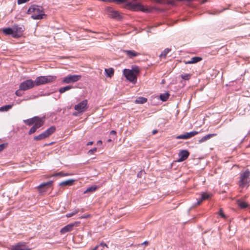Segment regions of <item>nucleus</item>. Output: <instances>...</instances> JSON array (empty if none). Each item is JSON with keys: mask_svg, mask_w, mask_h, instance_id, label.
I'll use <instances>...</instances> for the list:
<instances>
[{"mask_svg": "<svg viewBox=\"0 0 250 250\" xmlns=\"http://www.w3.org/2000/svg\"><path fill=\"white\" fill-rule=\"evenodd\" d=\"M97 143L98 144H102V142L101 141H98Z\"/></svg>", "mask_w": 250, "mask_h": 250, "instance_id": "nucleus-51", "label": "nucleus"}, {"mask_svg": "<svg viewBox=\"0 0 250 250\" xmlns=\"http://www.w3.org/2000/svg\"><path fill=\"white\" fill-rule=\"evenodd\" d=\"M202 60V58L200 57H194L191 59L189 61L186 62V64H192L197 63Z\"/></svg>", "mask_w": 250, "mask_h": 250, "instance_id": "nucleus-20", "label": "nucleus"}, {"mask_svg": "<svg viewBox=\"0 0 250 250\" xmlns=\"http://www.w3.org/2000/svg\"><path fill=\"white\" fill-rule=\"evenodd\" d=\"M47 137L45 135V133L43 132L41 134H39V135L35 136L34 138V140L36 141L41 140Z\"/></svg>", "mask_w": 250, "mask_h": 250, "instance_id": "nucleus-27", "label": "nucleus"}, {"mask_svg": "<svg viewBox=\"0 0 250 250\" xmlns=\"http://www.w3.org/2000/svg\"><path fill=\"white\" fill-rule=\"evenodd\" d=\"M73 88L72 86L71 85H67L66 86L61 87L59 89V91L60 93H62L65 92V91L69 90Z\"/></svg>", "mask_w": 250, "mask_h": 250, "instance_id": "nucleus-32", "label": "nucleus"}, {"mask_svg": "<svg viewBox=\"0 0 250 250\" xmlns=\"http://www.w3.org/2000/svg\"><path fill=\"white\" fill-rule=\"evenodd\" d=\"M44 122V121H40L36 123L29 130L28 134L30 135L35 132L37 129L41 127L43 125Z\"/></svg>", "mask_w": 250, "mask_h": 250, "instance_id": "nucleus-14", "label": "nucleus"}, {"mask_svg": "<svg viewBox=\"0 0 250 250\" xmlns=\"http://www.w3.org/2000/svg\"><path fill=\"white\" fill-rule=\"evenodd\" d=\"M27 14H32L31 18L34 20L43 19L46 15L44 14L43 8L37 5H32L28 9Z\"/></svg>", "mask_w": 250, "mask_h": 250, "instance_id": "nucleus-1", "label": "nucleus"}, {"mask_svg": "<svg viewBox=\"0 0 250 250\" xmlns=\"http://www.w3.org/2000/svg\"><path fill=\"white\" fill-rule=\"evenodd\" d=\"M12 250H30V249L22 248L21 247V244H17L15 246L12 247Z\"/></svg>", "mask_w": 250, "mask_h": 250, "instance_id": "nucleus-33", "label": "nucleus"}, {"mask_svg": "<svg viewBox=\"0 0 250 250\" xmlns=\"http://www.w3.org/2000/svg\"><path fill=\"white\" fill-rule=\"evenodd\" d=\"M14 35L13 38H18L21 37L23 32L25 30V28L23 25H19L18 24H14L13 26Z\"/></svg>", "mask_w": 250, "mask_h": 250, "instance_id": "nucleus-7", "label": "nucleus"}, {"mask_svg": "<svg viewBox=\"0 0 250 250\" xmlns=\"http://www.w3.org/2000/svg\"><path fill=\"white\" fill-rule=\"evenodd\" d=\"M237 203L238 206L241 208H245L248 206V204L247 203L241 201L239 200H238L237 201Z\"/></svg>", "mask_w": 250, "mask_h": 250, "instance_id": "nucleus-31", "label": "nucleus"}, {"mask_svg": "<svg viewBox=\"0 0 250 250\" xmlns=\"http://www.w3.org/2000/svg\"><path fill=\"white\" fill-rule=\"evenodd\" d=\"M13 106V104H7L4 106H2L0 107V111L4 112L7 111L9 109H10Z\"/></svg>", "mask_w": 250, "mask_h": 250, "instance_id": "nucleus-28", "label": "nucleus"}, {"mask_svg": "<svg viewBox=\"0 0 250 250\" xmlns=\"http://www.w3.org/2000/svg\"><path fill=\"white\" fill-rule=\"evenodd\" d=\"M110 141H111V139H109V140H108V142H110Z\"/></svg>", "mask_w": 250, "mask_h": 250, "instance_id": "nucleus-53", "label": "nucleus"}, {"mask_svg": "<svg viewBox=\"0 0 250 250\" xmlns=\"http://www.w3.org/2000/svg\"><path fill=\"white\" fill-rule=\"evenodd\" d=\"M2 32L5 35H11L12 37H13L14 32L13 27H7L4 28L2 29Z\"/></svg>", "mask_w": 250, "mask_h": 250, "instance_id": "nucleus-19", "label": "nucleus"}, {"mask_svg": "<svg viewBox=\"0 0 250 250\" xmlns=\"http://www.w3.org/2000/svg\"><path fill=\"white\" fill-rule=\"evenodd\" d=\"M157 132H158V130H156V129L153 130L152 131V134L154 135V134H155Z\"/></svg>", "mask_w": 250, "mask_h": 250, "instance_id": "nucleus-47", "label": "nucleus"}, {"mask_svg": "<svg viewBox=\"0 0 250 250\" xmlns=\"http://www.w3.org/2000/svg\"><path fill=\"white\" fill-rule=\"evenodd\" d=\"M97 188V186H92L88 187L84 191V193H92L95 191Z\"/></svg>", "mask_w": 250, "mask_h": 250, "instance_id": "nucleus-26", "label": "nucleus"}, {"mask_svg": "<svg viewBox=\"0 0 250 250\" xmlns=\"http://www.w3.org/2000/svg\"><path fill=\"white\" fill-rule=\"evenodd\" d=\"M40 121H44L43 118H40L38 116H35L33 118L28 119L26 120H24L23 122L28 125H31L34 124H36L37 122H39Z\"/></svg>", "mask_w": 250, "mask_h": 250, "instance_id": "nucleus-13", "label": "nucleus"}, {"mask_svg": "<svg viewBox=\"0 0 250 250\" xmlns=\"http://www.w3.org/2000/svg\"><path fill=\"white\" fill-rule=\"evenodd\" d=\"M29 0H18L17 2L18 4H21L24 3H26Z\"/></svg>", "mask_w": 250, "mask_h": 250, "instance_id": "nucleus-41", "label": "nucleus"}, {"mask_svg": "<svg viewBox=\"0 0 250 250\" xmlns=\"http://www.w3.org/2000/svg\"><path fill=\"white\" fill-rule=\"evenodd\" d=\"M189 155V152L187 150H182L179 153V158L178 162H181L186 160Z\"/></svg>", "mask_w": 250, "mask_h": 250, "instance_id": "nucleus-15", "label": "nucleus"}, {"mask_svg": "<svg viewBox=\"0 0 250 250\" xmlns=\"http://www.w3.org/2000/svg\"><path fill=\"white\" fill-rule=\"evenodd\" d=\"M17 244H21V247L22 248V247L24 246L25 245V242H20L18 243Z\"/></svg>", "mask_w": 250, "mask_h": 250, "instance_id": "nucleus-45", "label": "nucleus"}, {"mask_svg": "<svg viewBox=\"0 0 250 250\" xmlns=\"http://www.w3.org/2000/svg\"><path fill=\"white\" fill-rule=\"evenodd\" d=\"M6 145L5 144H2L0 145V152L2 151L5 148Z\"/></svg>", "mask_w": 250, "mask_h": 250, "instance_id": "nucleus-43", "label": "nucleus"}, {"mask_svg": "<svg viewBox=\"0 0 250 250\" xmlns=\"http://www.w3.org/2000/svg\"><path fill=\"white\" fill-rule=\"evenodd\" d=\"M181 78L186 81L189 80L191 77V74H183L180 75Z\"/></svg>", "mask_w": 250, "mask_h": 250, "instance_id": "nucleus-34", "label": "nucleus"}, {"mask_svg": "<svg viewBox=\"0 0 250 250\" xmlns=\"http://www.w3.org/2000/svg\"><path fill=\"white\" fill-rule=\"evenodd\" d=\"M79 209H75L72 212L66 214V216L67 218L71 217L75 214L79 212Z\"/></svg>", "mask_w": 250, "mask_h": 250, "instance_id": "nucleus-35", "label": "nucleus"}, {"mask_svg": "<svg viewBox=\"0 0 250 250\" xmlns=\"http://www.w3.org/2000/svg\"><path fill=\"white\" fill-rule=\"evenodd\" d=\"M147 100L146 98L140 97L136 99L135 103L136 104H143L146 103L147 102Z\"/></svg>", "mask_w": 250, "mask_h": 250, "instance_id": "nucleus-24", "label": "nucleus"}, {"mask_svg": "<svg viewBox=\"0 0 250 250\" xmlns=\"http://www.w3.org/2000/svg\"><path fill=\"white\" fill-rule=\"evenodd\" d=\"M80 224L79 222H75L73 223H70L66 226L63 227L60 230V232L62 234L65 233L67 232L71 231L73 228L76 226H78V224Z\"/></svg>", "mask_w": 250, "mask_h": 250, "instance_id": "nucleus-11", "label": "nucleus"}, {"mask_svg": "<svg viewBox=\"0 0 250 250\" xmlns=\"http://www.w3.org/2000/svg\"><path fill=\"white\" fill-rule=\"evenodd\" d=\"M56 130V127L55 126H51L45 131H44L46 136L48 137Z\"/></svg>", "mask_w": 250, "mask_h": 250, "instance_id": "nucleus-21", "label": "nucleus"}, {"mask_svg": "<svg viewBox=\"0 0 250 250\" xmlns=\"http://www.w3.org/2000/svg\"><path fill=\"white\" fill-rule=\"evenodd\" d=\"M21 90L20 89L17 90L15 92V94L18 96H21L22 95V93L21 91Z\"/></svg>", "mask_w": 250, "mask_h": 250, "instance_id": "nucleus-42", "label": "nucleus"}, {"mask_svg": "<svg viewBox=\"0 0 250 250\" xmlns=\"http://www.w3.org/2000/svg\"><path fill=\"white\" fill-rule=\"evenodd\" d=\"M93 144V141H90V142H88L87 143L86 145L87 146L92 145Z\"/></svg>", "mask_w": 250, "mask_h": 250, "instance_id": "nucleus-46", "label": "nucleus"}, {"mask_svg": "<svg viewBox=\"0 0 250 250\" xmlns=\"http://www.w3.org/2000/svg\"><path fill=\"white\" fill-rule=\"evenodd\" d=\"M74 182V180L70 179L68 180H66L61 182L59 185L62 186H71L73 185Z\"/></svg>", "mask_w": 250, "mask_h": 250, "instance_id": "nucleus-22", "label": "nucleus"}, {"mask_svg": "<svg viewBox=\"0 0 250 250\" xmlns=\"http://www.w3.org/2000/svg\"><path fill=\"white\" fill-rule=\"evenodd\" d=\"M96 247H98V250L101 248L103 249L104 247L108 248V246L105 243H104V242H101L99 245L97 246Z\"/></svg>", "mask_w": 250, "mask_h": 250, "instance_id": "nucleus-38", "label": "nucleus"}, {"mask_svg": "<svg viewBox=\"0 0 250 250\" xmlns=\"http://www.w3.org/2000/svg\"><path fill=\"white\" fill-rule=\"evenodd\" d=\"M88 217V216H82L80 218H86Z\"/></svg>", "mask_w": 250, "mask_h": 250, "instance_id": "nucleus-50", "label": "nucleus"}, {"mask_svg": "<svg viewBox=\"0 0 250 250\" xmlns=\"http://www.w3.org/2000/svg\"><path fill=\"white\" fill-rule=\"evenodd\" d=\"M171 51V49L170 48H166L161 54L159 55V57L161 58H165L167 55V54Z\"/></svg>", "mask_w": 250, "mask_h": 250, "instance_id": "nucleus-30", "label": "nucleus"}, {"mask_svg": "<svg viewBox=\"0 0 250 250\" xmlns=\"http://www.w3.org/2000/svg\"><path fill=\"white\" fill-rule=\"evenodd\" d=\"M133 1H136L137 0H132Z\"/></svg>", "mask_w": 250, "mask_h": 250, "instance_id": "nucleus-55", "label": "nucleus"}, {"mask_svg": "<svg viewBox=\"0 0 250 250\" xmlns=\"http://www.w3.org/2000/svg\"><path fill=\"white\" fill-rule=\"evenodd\" d=\"M106 12L107 15L113 19H116L117 20H121L122 16L120 15L119 13L116 10H114L112 7H108L106 8Z\"/></svg>", "mask_w": 250, "mask_h": 250, "instance_id": "nucleus-9", "label": "nucleus"}, {"mask_svg": "<svg viewBox=\"0 0 250 250\" xmlns=\"http://www.w3.org/2000/svg\"><path fill=\"white\" fill-rule=\"evenodd\" d=\"M124 52L129 58H133L140 55L139 53L131 50H124Z\"/></svg>", "mask_w": 250, "mask_h": 250, "instance_id": "nucleus-16", "label": "nucleus"}, {"mask_svg": "<svg viewBox=\"0 0 250 250\" xmlns=\"http://www.w3.org/2000/svg\"><path fill=\"white\" fill-rule=\"evenodd\" d=\"M81 78L80 75H68L63 78L62 82L63 83H74L79 81Z\"/></svg>", "mask_w": 250, "mask_h": 250, "instance_id": "nucleus-6", "label": "nucleus"}, {"mask_svg": "<svg viewBox=\"0 0 250 250\" xmlns=\"http://www.w3.org/2000/svg\"><path fill=\"white\" fill-rule=\"evenodd\" d=\"M67 175V174H64V173H63L62 172H58V173H56L54 174H53L51 176H50L49 177V178L51 177H53V176H61V177H62V176H66Z\"/></svg>", "mask_w": 250, "mask_h": 250, "instance_id": "nucleus-36", "label": "nucleus"}, {"mask_svg": "<svg viewBox=\"0 0 250 250\" xmlns=\"http://www.w3.org/2000/svg\"><path fill=\"white\" fill-rule=\"evenodd\" d=\"M131 70L133 71L134 72V73H135V74H136V76L137 75V74H138L139 73V72H140L139 69L138 67L137 66H133Z\"/></svg>", "mask_w": 250, "mask_h": 250, "instance_id": "nucleus-37", "label": "nucleus"}, {"mask_svg": "<svg viewBox=\"0 0 250 250\" xmlns=\"http://www.w3.org/2000/svg\"><path fill=\"white\" fill-rule=\"evenodd\" d=\"M123 73L126 79L133 83L137 82V76L133 71L128 69H125Z\"/></svg>", "mask_w": 250, "mask_h": 250, "instance_id": "nucleus-4", "label": "nucleus"}, {"mask_svg": "<svg viewBox=\"0 0 250 250\" xmlns=\"http://www.w3.org/2000/svg\"><path fill=\"white\" fill-rule=\"evenodd\" d=\"M211 196V194L210 193L207 192L202 193L201 198L198 200L197 202L196 203V205H200L203 201L208 199Z\"/></svg>", "mask_w": 250, "mask_h": 250, "instance_id": "nucleus-17", "label": "nucleus"}, {"mask_svg": "<svg viewBox=\"0 0 250 250\" xmlns=\"http://www.w3.org/2000/svg\"><path fill=\"white\" fill-rule=\"evenodd\" d=\"M100 1H104V2H111V0H100Z\"/></svg>", "mask_w": 250, "mask_h": 250, "instance_id": "nucleus-48", "label": "nucleus"}, {"mask_svg": "<svg viewBox=\"0 0 250 250\" xmlns=\"http://www.w3.org/2000/svg\"><path fill=\"white\" fill-rule=\"evenodd\" d=\"M170 94L168 92L163 93L160 95V99L162 101L166 102Z\"/></svg>", "mask_w": 250, "mask_h": 250, "instance_id": "nucleus-23", "label": "nucleus"}, {"mask_svg": "<svg viewBox=\"0 0 250 250\" xmlns=\"http://www.w3.org/2000/svg\"><path fill=\"white\" fill-rule=\"evenodd\" d=\"M96 150H97V148H96V147H94L93 148L90 149V150L88 151V154H93V153H94L95 152H96Z\"/></svg>", "mask_w": 250, "mask_h": 250, "instance_id": "nucleus-40", "label": "nucleus"}, {"mask_svg": "<svg viewBox=\"0 0 250 250\" xmlns=\"http://www.w3.org/2000/svg\"><path fill=\"white\" fill-rule=\"evenodd\" d=\"M52 184H53V181H49L46 183H42L38 187V188H42L45 187H50V186H52Z\"/></svg>", "mask_w": 250, "mask_h": 250, "instance_id": "nucleus-29", "label": "nucleus"}, {"mask_svg": "<svg viewBox=\"0 0 250 250\" xmlns=\"http://www.w3.org/2000/svg\"><path fill=\"white\" fill-rule=\"evenodd\" d=\"M87 105V100H84L74 106V109L79 113H82L85 111Z\"/></svg>", "mask_w": 250, "mask_h": 250, "instance_id": "nucleus-10", "label": "nucleus"}, {"mask_svg": "<svg viewBox=\"0 0 250 250\" xmlns=\"http://www.w3.org/2000/svg\"><path fill=\"white\" fill-rule=\"evenodd\" d=\"M218 214L222 218H227V216H226V215L223 213L222 208H220Z\"/></svg>", "mask_w": 250, "mask_h": 250, "instance_id": "nucleus-39", "label": "nucleus"}, {"mask_svg": "<svg viewBox=\"0 0 250 250\" xmlns=\"http://www.w3.org/2000/svg\"><path fill=\"white\" fill-rule=\"evenodd\" d=\"M198 134V131H193L190 132H187L185 134H181L176 137L177 139H184L186 140L190 138L195 135Z\"/></svg>", "mask_w": 250, "mask_h": 250, "instance_id": "nucleus-12", "label": "nucleus"}, {"mask_svg": "<svg viewBox=\"0 0 250 250\" xmlns=\"http://www.w3.org/2000/svg\"><path fill=\"white\" fill-rule=\"evenodd\" d=\"M216 135H217V134H216V133L208 134V135H206V136L203 137L200 140H199V143H202L203 142H204L209 140L211 137H214Z\"/></svg>", "mask_w": 250, "mask_h": 250, "instance_id": "nucleus-18", "label": "nucleus"}, {"mask_svg": "<svg viewBox=\"0 0 250 250\" xmlns=\"http://www.w3.org/2000/svg\"><path fill=\"white\" fill-rule=\"evenodd\" d=\"M116 134V132L115 130H112L110 132V135H115Z\"/></svg>", "mask_w": 250, "mask_h": 250, "instance_id": "nucleus-44", "label": "nucleus"}, {"mask_svg": "<svg viewBox=\"0 0 250 250\" xmlns=\"http://www.w3.org/2000/svg\"><path fill=\"white\" fill-rule=\"evenodd\" d=\"M56 78V76L50 75L38 77L34 81L35 85L36 86H39L42 84L51 83L55 81Z\"/></svg>", "mask_w": 250, "mask_h": 250, "instance_id": "nucleus-3", "label": "nucleus"}, {"mask_svg": "<svg viewBox=\"0 0 250 250\" xmlns=\"http://www.w3.org/2000/svg\"><path fill=\"white\" fill-rule=\"evenodd\" d=\"M27 99H23L22 101H25V100H26Z\"/></svg>", "mask_w": 250, "mask_h": 250, "instance_id": "nucleus-54", "label": "nucleus"}, {"mask_svg": "<svg viewBox=\"0 0 250 250\" xmlns=\"http://www.w3.org/2000/svg\"><path fill=\"white\" fill-rule=\"evenodd\" d=\"M112 2H115L117 3H125L126 8L132 11H146V10L140 3H133L131 2H127L126 0H111Z\"/></svg>", "mask_w": 250, "mask_h": 250, "instance_id": "nucleus-2", "label": "nucleus"}, {"mask_svg": "<svg viewBox=\"0 0 250 250\" xmlns=\"http://www.w3.org/2000/svg\"><path fill=\"white\" fill-rule=\"evenodd\" d=\"M106 76L108 77H111L114 74V69L112 68L105 69Z\"/></svg>", "mask_w": 250, "mask_h": 250, "instance_id": "nucleus-25", "label": "nucleus"}, {"mask_svg": "<svg viewBox=\"0 0 250 250\" xmlns=\"http://www.w3.org/2000/svg\"><path fill=\"white\" fill-rule=\"evenodd\" d=\"M148 244V242L147 241H145L144 243L142 244V245H147Z\"/></svg>", "mask_w": 250, "mask_h": 250, "instance_id": "nucleus-49", "label": "nucleus"}, {"mask_svg": "<svg viewBox=\"0 0 250 250\" xmlns=\"http://www.w3.org/2000/svg\"><path fill=\"white\" fill-rule=\"evenodd\" d=\"M250 175V172L249 170H246L245 172L241 174L240 180V186L243 188L249 183L248 178Z\"/></svg>", "mask_w": 250, "mask_h": 250, "instance_id": "nucleus-8", "label": "nucleus"}, {"mask_svg": "<svg viewBox=\"0 0 250 250\" xmlns=\"http://www.w3.org/2000/svg\"><path fill=\"white\" fill-rule=\"evenodd\" d=\"M103 249L102 248H100L98 250H103Z\"/></svg>", "mask_w": 250, "mask_h": 250, "instance_id": "nucleus-52", "label": "nucleus"}, {"mask_svg": "<svg viewBox=\"0 0 250 250\" xmlns=\"http://www.w3.org/2000/svg\"><path fill=\"white\" fill-rule=\"evenodd\" d=\"M35 86L34 81L29 79L21 83L19 85L20 90L26 91L31 89Z\"/></svg>", "mask_w": 250, "mask_h": 250, "instance_id": "nucleus-5", "label": "nucleus"}]
</instances>
